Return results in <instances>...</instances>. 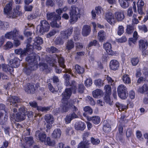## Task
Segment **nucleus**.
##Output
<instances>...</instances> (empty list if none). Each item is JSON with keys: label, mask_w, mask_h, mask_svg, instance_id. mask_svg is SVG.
Instances as JSON below:
<instances>
[{"label": "nucleus", "mask_w": 148, "mask_h": 148, "mask_svg": "<svg viewBox=\"0 0 148 148\" xmlns=\"http://www.w3.org/2000/svg\"><path fill=\"white\" fill-rule=\"evenodd\" d=\"M117 92L119 96L122 99H125L127 96V89L123 84H120L118 87Z\"/></svg>", "instance_id": "obj_4"}, {"label": "nucleus", "mask_w": 148, "mask_h": 148, "mask_svg": "<svg viewBox=\"0 0 148 148\" xmlns=\"http://www.w3.org/2000/svg\"><path fill=\"white\" fill-rule=\"evenodd\" d=\"M9 27L8 23L6 22H1L0 23V28L4 30H6Z\"/></svg>", "instance_id": "obj_44"}, {"label": "nucleus", "mask_w": 148, "mask_h": 148, "mask_svg": "<svg viewBox=\"0 0 148 148\" xmlns=\"http://www.w3.org/2000/svg\"><path fill=\"white\" fill-rule=\"evenodd\" d=\"M20 14L21 12L20 11L14 9L11 10L7 14L9 17L14 18L19 15Z\"/></svg>", "instance_id": "obj_26"}, {"label": "nucleus", "mask_w": 148, "mask_h": 148, "mask_svg": "<svg viewBox=\"0 0 148 148\" xmlns=\"http://www.w3.org/2000/svg\"><path fill=\"white\" fill-rule=\"evenodd\" d=\"M65 84L66 86H71V88L74 91L73 93H76V83L75 81H72L70 83L69 80H66Z\"/></svg>", "instance_id": "obj_22"}, {"label": "nucleus", "mask_w": 148, "mask_h": 148, "mask_svg": "<svg viewBox=\"0 0 148 148\" xmlns=\"http://www.w3.org/2000/svg\"><path fill=\"white\" fill-rule=\"evenodd\" d=\"M56 57L58 59L59 64L60 67L65 69L62 71V72L65 73H68L73 76V74L72 73L71 69H66L65 65L64 64V60L63 58L59 55H56Z\"/></svg>", "instance_id": "obj_5"}, {"label": "nucleus", "mask_w": 148, "mask_h": 148, "mask_svg": "<svg viewBox=\"0 0 148 148\" xmlns=\"http://www.w3.org/2000/svg\"><path fill=\"white\" fill-rule=\"evenodd\" d=\"M134 27L130 25H127L126 29V32L129 34H131L134 31Z\"/></svg>", "instance_id": "obj_58"}, {"label": "nucleus", "mask_w": 148, "mask_h": 148, "mask_svg": "<svg viewBox=\"0 0 148 148\" xmlns=\"http://www.w3.org/2000/svg\"><path fill=\"white\" fill-rule=\"evenodd\" d=\"M50 25L46 20L42 21L40 25L37 27V31L40 34H43L45 32H48L49 29Z\"/></svg>", "instance_id": "obj_3"}, {"label": "nucleus", "mask_w": 148, "mask_h": 148, "mask_svg": "<svg viewBox=\"0 0 148 148\" xmlns=\"http://www.w3.org/2000/svg\"><path fill=\"white\" fill-rule=\"evenodd\" d=\"M65 41L61 37L57 38L55 40V42L57 45L63 44Z\"/></svg>", "instance_id": "obj_56"}, {"label": "nucleus", "mask_w": 148, "mask_h": 148, "mask_svg": "<svg viewBox=\"0 0 148 148\" xmlns=\"http://www.w3.org/2000/svg\"><path fill=\"white\" fill-rule=\"evenodd\" d=\"M104 49L109 55L112 56L116 55L117 53L116 52L113 51L112 50L111 44L109 43L106 42L103 44Z\"/></svg>", "instance_id": "obj_12"}, {"label": "nucleus", "mask_w": 148, "mask_h": 148, "mask_svg": "<svg viewBox=\"0 0 148 148\" xmlns=\"http://www.w3.org/2000/svg\"><path fill=\"white\" fill-rule=\"evenodd\" d=\"M87 120L89 121H92L96 125L98 124L100 121V117L97 116L88 118Z\"/></svg>", "instance_id": "obj_36"}, {"label": "nucleus", "mask_w": 148, "mask_h": 148, "mask_svg": "<svg viewBox=\"0 0 148 148\" xmlns=\"http://www.w3.org/2000/svg\"><path fill=\"white\" fill-rule=\"evenodd\" d=\"M12 3L9 2L7 4L4 8V12L5 14H7L12 10Z\"/></svg>", "instance_id": "obj_34"}, {"label": "nucleus", "mask_w": 148, "mask_h": 148, "mask_svg": "<svg viewBox=\"0 0 148 148\" xmlns=\"http://www.w3.org/2000/svg\"><path fill=\"white\" fill-rule=\"evenodd\" d=\"M46 51L47 52L52 53H58L59 51V50L58 49L54 46H51L50 48H47Z\"/></svg>", "instance_id": "obj_40"}, {"label": "nucleus", "mask_w": 148, "mask_h": 148, "mask_svg": "<svg viewBox=\"0 0 148 148\" xmlns=\"http://www.w3.org/2000/svg\"><path fill=\"white\" fill-rule=\"evenodd\" d=\"M25 114H22V113L18 112L16 114V116L14 113H11L10 116L11 118L14 119L15 120L19 122L24 120L25 119Z\"/></svg>", "instance_id": "obj_11"}, {"label": "nucleus", "mask_w": 148, "mask_h": 148, "mask_svg": "<svg viewBox=\"0 0 148 148\" xmlns=\"http://www.w3.org/2000/svg\"><path fill=\"white\" fill-rule=\"evenodd\" d=\"M73 32V28H70L64 31L61 32L60 37L62 40L65 41L72 34Z\"/></svg>", "instance_id": "obj_7"}, {"label": "nucleus", "mask_w": 148, "mask_h": 148, "mask_svg": "<svg viewBox=\"0 0 148 148\" xmlns=\"http://www.w3.org/2000/svg\"><path fill=\"white\" fill-rule=\"evenodd\" d=\"M84 112L83 114V115L88 119L89 118L88 115L91 114L93 112V110L89 106H86L84 108Z\"/></svg>", "instance_id": "obj_25"}, {"label": "nucleus", "mask_w": 148, "mask_h": 148, "mask_svg": "<svg viewBox=\"0 0 148 148\" xmlns=\"http://www.w3.org/2000/svg\"><path fill=\"white\" fill-rule=\"evenodd\" d=\"M35 90L33 84H30L28 85V93H33Z\"/></svg>", "instance_id": "obj_50"}, {"label": "nucleus", "mask_w": 148, "mask_h": 148, "mask_svg": "<svg viewBox=\"0 0 148 148\" xmlns=\"http://www.w3.org/2000/svg\"><path fill=\"white\" fill-rule=\"evenodd\" d=\"M91 143L94 145H97L100 142L99 139L97 138H95L93 137L91 138Z\"/></svg>", "instance_id": "obj_61"}, {"label": "nucleus", "mask_w": 148, "mask_h": 148, "mask_svg": "<svg viewBox=\"0 0 148 148\" xmlns=\"http://www.w3.org/2000/svg\"><path fill=\"white\" fill-rule=\"evenodd\" d=\"M79 9L74 5H72L70 10V14L80 15Z\"/></svg>", "instance_id": "obj_30"}, {"label": "nucleus", "mask_w": 148, "mask_h": 148, "mask_svg": "<svg viewBox=\"0 0 148 148\" xmlns=\"http://www.w3.org/2000/svg\"><path fill=\"white\" fill-rule=\"evenodd\" d=\"M98 47H99V45L97 44V41L96 40H94L90 42L88 45V48L92 46H96Z\"/></svg>", "instance_id": "obj_60"}, {"label": "nucleus", "mask_w": 148, "mask_h": 148, "mask_svg": "<svg viewBox=\"0 0 148 148\" xmlns=\"http://www.w3.org/2000/svg\"><path fill=\"white\" fill-rule=\"evenodd\" d=\"M72 88H67L65 89L64 91L62 93V108L63 112H66L69 109V103L68 102V100L69 99L72 95Z\"/></svg>", "instance_id": "obj_2"}, {"label": "nucleus", "mask_w": 148, "mask_h": 148, "mask_svg": "<svg viewBox=\"0 0 148 148\" xmlns=\"http://www.w3.org/2000/svg\"><path fill=\"white\" fill-rule=\"evenodd\" d=\"M87 145L84 142H81L78 145L77 148H88Z\"/></svg>", "instance_id": "obj_64"}, {"label": "nucleus", "mask_w": 148, "mask_h": 148, "mask_svg": "<svg viewBox=\"0 0 148 148\" xmlns=\"http://www.w3.org/2000/svg\"><path fill=\"white\" fill-rule=\"evenodd\" d=\"M18 34V31L15 28L13 31L6 33L5 34V37L6 38L13 40L17 37V34Z\"/></svg>", "instance_id": "obj_10"}, {"label": "nucleus", "mask_w": 148, "mask_h": 148, "mask_svg": "<svg viewBox=\"0 0 148 148\" xmlns=\"http://www.w3.org/2000/svg\"><path fill=\"white\" fill-rule=\"evenodd\" d=\"M12 43L10 41L7 42L4 46V48L5 50H8L13 47Z\"/></svg>", "instance_id": "obj_47"}, {"label": "nucleus", "mask_w": 148, "mask_h": 148, "mask_svg": "<svg viewBox=\"0 0 148 148\" xmlns=\"http://www.w3.org/2000/svg\"><path fill=\"white\" fill-rule=\"evenodd\" d=\"M8 116L7 113L4 115L2 112H0V124L3 125L5 124L8 120Z\"/></svg>", "instance_id": "obj_24"}, {"label": "nucleus", "mask_w": 148, "mask_h": 148, "mask_svg": "<svg viewBox=\"0 0 148 148\" xmlns=\"http://www.w3.org/2000/svg\"><path fill=\"white\" fill-rule=\"evenodd\" d=\"M122 80L125 84H129L131 83V79L129 75L127 74H124L122 77Z\"/></svg>", "instance_id": "obj_38"}, {"label": "nucleus", "mask_w": 148, "mask_h": 148, "mask_svg": "<svg viewBox=\"0 0 148 148\" xmlns=\"http://www.w3.org/2000/svg\"><path fill=\"white\" fill-rule=\"evenodd\" d=\"M30 106L33 108L37 107V109L38 111L44 112L49 111L50 110V107L47 106V107H41L40 106H37V104L36 101H33L32 102H30L29 103Z\"/></svg>", "instance_id": "obj_9"}, {"label": "nucleus", "mask_w": 148, "mask_h": 148, "mask_svg": "<svg viewBox=\"0 0 148 148\" xmlns=\"http://www.w3.org/2000/svg\"><path fill=\"white\" fill-rule=\"evenodd\" d=\"M21 51V57H23L26 56L28 52V43L27 44L26 48H24L23 49H22Z\"/></svg>", "instance_id": "obj_45"}, {"label": "nucleus", "mask_w": 148, "mask_h": 148, "mask_svg": "<svg viewBox=\"0 0 148 148\" xmlns=\"http://www.w3.org/2000/svg\"><path fill=\"white\" fill-rule=\"evenodd\" d=\"M70 17L69 22L73 24L77 21L78 18L80 17V15L70 14Z\"/></svg>", "instance_id": "obj_32"}, {"label": "nucleus", "mask_w": 148, "mask_h": 148, "mask_svg": "<svg viewBox=\"0 0 148 148\" xmlns=\"http://www.w3.org/2000/svg\"><path fill=\"white\" fill-rule=\"evenodd\" d=\"M47 18L48 20L53 21L60 20L61 17L59 15H57L55 12H52L47 14Z\"/></svg>", "instance_id": "obj_18"}, {"label": "nucleus", "mask_w": 148, "mask_h": 148, "mask_svg": "<svg viewBox=\"0 0 148 148\" xmlns=\"http://www.w3.org/2000/svg\"><path fill=\"white\" fill-rule=\"evenodd\" d=\"M105 19L110 24L112 25H114L116 22L114 15L111 12H108L106 14Z\"/></svg>", "instance_id": "obj_15"}, {"label": "nucleus", "mask_w": 148, "mask_h": 148, "mask_svg": "<svg viewBox=\"0 0 148 148\" xmlns=\"http://www.w3.org/2000/svg\"><path fill=\"white\" fill-rule=\"evenodd\" d=\"M91 32L90 26L88 25H84L82 30V34L84 36H87Z\"/></svg>", "instance_id": "obj_21"}, {"label": "nucleus", "mask_w": 148, "mask_h": 148, "mask_svg": "<svg viewBox=\"0 0 148 148\" xmlns=\"http://www.w3.org/2000/svg\"><path fill=\"white\" fill-rule=\"evenodd\" d=\"M34 34L32 32H28V53L30 51V54L28 55V69L34 70L36 69V65L35 64V61L39 56L36 54L33 53L34 49L40 50L41 48L40 45L43 42L42 38L39 37L35 38Z\"/></svg>", "instance_id": "obj_1"}, {"label": "nucleus", "mask_w": 148, "mask_h": 148, "mask_svg": "<svg viewBox=\"0 0 148 148\" xmlns=\"http://www.w3.org/2000/svg\"><path fill=\"white\" fill-rule=\"evenodd\" d=\"M119 63L115 60H111L110 64V69L113 70L115 71L118 69L119 67Z\"/></svg>", "instance_id": "obj_17"}, {"label": "nucleus", "mask_w": 148, "mask_h": 148, "mask_svg": "<svg viewBox=\"0 0 148 148\" xmlns=\"http://www.w3.org/2000/svg\"><path fill=\"white\" fill-rule=\"evenodd\" d=\"M148 46L147 41L145 39H141L139 41V49L143 51L145 50Z\"/></svg>", "instance_id": "obj_20"}, {"label": "nucleus", "mask_w": 148, "mask_h": 148, "mask_svg": "<svg viewBox=\"0 0 148 148\" xmlns=\"http://www.w3.org/2000/svg\"><path fill=\"white\" fill-rule=\"evenodd\" d=\"M73 32V28H70L64 31L61 32L60 37L62 40L65 41L72 34Z\"/></svg>", "instance_id": "obj_8"}, {"label": "nucleus", "mask_w": 148, "mask_h": 148, "mask_svg": "<svg viewBox=\"0 0 148 148\" xmlns=\"http://www.w3.org/2000/svg\"><path fill=\"white\" fill-rule=\"evenodd\" d=\"M117 34L119 36H121L124 32V27L122 25H119L118 28Z\"/></svg>", "instance_id": "obj_48"}, {"label": "nucleus", "mask_w": 148, "mask_h": 148, "mask_svg": "<svg viewBox=\"0 0 148 148\" xmlns=\"http://www.w3.org/2000/svg\"><path fill=\"white\" fill-rule=\"evenodd\" d=\"M104 89L106 95H110L111 94V87L110 85H106L104 87Z\"/></svg>", "instance_id": "obj_46"}, {"label": "nucleus", "mask_w": 148, "mask_h": 148, "mask_svg": "<svg viewBox=\"0 0 148 148\" xmlns=\"http://www.w3.org/2000/svg\"><path fill=\"white\" fill-rule=\"evenodd\" d=\"M84 84L85 86L87 87L90 86L92 84V79L90 78L87 79L85 81Z\"/></svg>", "instance_id": "obj_57"}, {"label": "nucleus", "mask_w": 148, "mask_h": 148, "mask_svg": "<svg viewBox=\"0 0 148 148\" xmlns=\"http://www.w3.org/2000/svg\"><path fill=\"white\" fill-rule=\"evenodd\" d=\"M73 68V71L76 74L81 75L83 73L84 71V68L78 64L75 65Z\"/></svg>", "instance_id": "obj_23"}, {"label": "nucleus", "mask_w": 148, "mask_h": 148, "mask_svg": "<svg viewBox=\"0 0 148 148\" xmlns=\"http://www.w3.org/2000/svg\"><path fill=\"white\" fill-rule=\"evenodd\" d=\"M94 84L96 86L100 87L103 85L104 83L103 81L100 79H98L95 80Z\"/></svg>", "instance_id": "obj_43"}, {"label": "nucleus", "mask_w": 148, "mask_h": 148, "mask_svg": "<svg viewBox=\"0 0 148 148\" xmlns=\"http://www.w3.org/2000/svg\"><path fill=\"white\" fill-rule=\"evenodd\" d=\"M56 20L53 21L51 23V25L52 27H55L56 28H59L60 27V24L58 23H60L59 21H56Z\"/></svg>", "instance_id": "obj_53"}, {"label": "nucleus", "mask_w": 148, "mask_h": 148, "mask_svg": "<svg viewBox=\"0 0 148 148\" xmlns=\"http://www.w3.org/2000/svg\"><path fill=\"white\" fill-rule=\"evenodd\" d=\"M115 16L118 21H121L125 18L123 12L122 11L116 12L115 14Z\"/></svg>", "instance_id": "obj_27"}, {"label": "nucleus", "mask_w": 148, "mask_h": 148, "mask_svg": "<svg viewBox=\"0 0 148 148\" xmlns=\"http://www.w3.org/2000/svg\"><path fill=\"white\" fill-rule=\"evenodd\" d=\"M116 106L118 108V110L119 111H121L124 110L126 108V106H124L123 105L119 103H116Z\"/></svg>", "instance_id": "obj_51"}, {"label": "nucleus", "mask_w": 148, "mask_h": 148, "mask_svg": "<svg viewBox=\"0 0 148 148\" xmlns=\"http://www.w3.org/2000/svg\"><path fill=\"white\" fill-rule=\"evenodd\" d=\"M48 85L49 90L53 93L55 94L58 92V91L53 88L50 83H48Z\"/></svg>", "instance_id": "obj_59"}, {"label": "nucleus", "mask_w": 148, "mask_h": 148, "mask_svg": "<svg viewBox=\"0 0 148 148\" xmlns=\"http://www.w3.org/2000/svg\"><path fill=\"white\" fill-rule=\"evenodd\" d=\"M75 44L77 51H79L83 48V45L80 43L76 42L75 43Z\"/></svg>", "instance_id": "obj_63"}, {"label": "nucleus", "mask_w": 148, "mask_h": 148, "mask_svg": "<svg viewBox=\"0 0 148 148\" xmlns=\"http://www.w3.org/2000/svg\"><path fill=\"white\" fill-rule=\"evenodd\" d=\"M62 132L60 129L54 130L52 134V136L54 138H59Z\"/></svg>", "instance_id": "obj_31"}, {"label": "nucleus", "mask_w": 148, "mask_h": 148, "mask_svg": "<svg viewBox=\"0 0 148 148\" xmlns=\"http://www.w3.org/2000/svg\"><path fill=\"white\" fill-rule=\"evenodd\" d=\"M45 119L47 123H52L54 120L52 115L49 114L45 116Z\"/></svg>", "instance_id": "obj_39"}, {"label": "nucleus", "mask_w": 148, "mask_h": 148, "mask_svg": "<svg viewBox=\"0 0 148 148\" xmlns=\"http://www.w3.org/2000/svg\"><path fill=\"white\" fill-rule=\"evenodd\" d=\"M104 100L105 102L107 103H108L110 105H112V101L111 102V99L109 95H106L104 97Z\"/></svg>", "instance_id": "obj_55"}, {"label": "nucleus", "mask_w": 148, "mask_h": 148, "mask_svg": "<svg viewBox=\"0 0 148 148\" xmlns=\"http://www.w3.org/2000/svg\"><path fill=\"white\" fill-rule=\"evenodd\" d=\"M144 5V2L142 0H138L137 2V11L138 14L140 15L144 14L143 9Z\"/></svg>", "instance_id": "obj_16"}, {"label": "nucleus", "mask_w": 148, "mask_h": 148, "mask_svg": "<svg viewBox=\"0 0 148 148\" xmlns=\"http://www.w3.org/2000/svg\"><path fill=\"white\" fill-rule=\"evenodd\" d=\"M76 101V99H75L74 100H71L69 102V108L72 109V110L73 111V112L71 114H69V115L72 118V119L74 118H76L78 116L75 113L78 110L77 108L74 105L75 104V102Z\"/></svg>", "instance_id": "obj_6"}, {"label": "nucleus", "mask_w": 148, "mask_h": 148, "mask_svg": "<svg viewBox=\"0 0 148 148\" xmlns=\"http://www.w3.org/2000/svg\"><path fill=\"white\" fill-rule=\"evenodd\" d=\"M47 144L49 146H53L55 144V141L54 140H51L49 137H47Z\"/></svg>", "instance_id": "obj_54"}, {"label": "nucleus", "mask_w": 148, "mask_h": 148, "mask_svg": "<svg viewBox=\"0 0 148 148\" xmlns=\"http://www.w3.org/2000/svg\"><path fill=\"white\" fill-rule=\"evenodd\" d=\"M103 130L106 133H108L111 130V127L109 124L104 125L103 127Z\"/></svg>", "instance_id": "obj_49"}, {"label": "nucleus", "mask_w": 148, "mask_h": 148, "mask_svg": "<svg viewBox=\"0 0 148 148\" xmlns=\"http://www.w3.org/2000/svg\"><path fill=\"white\" fill-rule=\"evenodd\" d=\"M85 89V87L83 84H79L78 85L77 92L78 93L81 94L83 93Z\"/></svg>", "instance_id": "obj_52"}, {"label": "nucleus", "mask_w": 148, "mask_h": 148, "mask_svg": "<svg viewBox=\"0 0 148 148\" xmlns=\"http://www.w3.org/2000/svg\"><path fill=\"white\" fill-rule=\"evenodd\" d=\"M93 97L95 98H97L99 96L103 95V91L100 89H97L93 91L92 92Z\"/></svg>", "instance_id": "obj_37"}, {"label": "nucleus", "mask_w": 148, "mask_h": 148, "mask_svg": "<svg viewBox=\"0 0 148 148\" xmlns=\"http://www.w3.org/2000/svg\"><path fill=\"white\" fill-rule=\"evenodd\" d=\"M75 127L77 130L82 131L85 128V126L84 123L82 122H79L75 123Z\"/></svg>", "instance_id": "obj_29"}, {"label": "nucleus", "mask_w": 148, "mask_h": 148, "mask_svg": "<svg viewBox=\"0 0 148 148\" xmlns=\"http://www.w3.org/2000/svg\"><path fill=\"white\" fill-rule=\"evenodd\" d=\"M148 90V87L147 84H144L138 89V91L141 93H144Z\"/></svg>", "instance_id": "obj_41"}, {"label": "nucleus", "mask_w": 148, "mask_h": 148, "mask_svg": "<svg viewBox=\"0 0 148 148\" xmlns=\"http://www.w3.org/2000/svg\"><path fill=\"white\" fill-rule=\"evenodd\" d=\"M2 68L3 70L6 72H9L10 73H12L13 71V69L12 67H10L9 65L5 64L2 65Z\"/></svg>", "instance_id": "obj_35"}, {"label": "nucleus", "mask_w": 148, "mask_h": 148, "mask_svg": "<svg viewBox=\"0 0 148 148\" xmlns=\"http://www.w3.org/2000/svg\"><path fill=\"white\" fill-rule=\"evenodd\" d=\"M9 62L12 68L17 67L20 65V61L18 58L15 57L13 59L10 60Z\"/></svg>", "instance_id": "obj_19"}, {"label": "nucleus", "mask_w": 148, "mask_h": 148, "mask_svg": "<svg viewBox=\"0 0 148 148\" xmlns=\"http://www.w3.org/2000/svg\"><path fill=\"white\" fill-rule=\"evenodd\" d=\"M35 136L37 140L42 142H45L46 138V135L43 132L40 131H37L35 133Z\"/></svg>", "instance_id": "obj_13"}, {"label": "nucleus", "mask_w": 148, "mask_h": 148, "mask_svg": "<svg viewBox=\"0 0 148 148\" xmlns=\"http://www.w3.org/2000/svg\"><path fill=\"white\" fill-rule=\"evenodd\" d=\"M120 4L122 8H126L129 6V4L128 2L124 0H119Z\"/></svg>", "instance_id": "obj_42"}, {"label": "nucleus", "mask_w": 148, "mask_h": 148, "mask_svg": "<svg viewBox=\"0 0 148 148\" xmlns=\"http://www.w3.org/2000/svg\"><path fill=\"white\" fill-rule=\"evenodd\" d=\"M66 48L68 52H69L71 49L74 47V43L72 39L69 40L66 44Z\"/></svg>", "instance_id": "obj_28"}, {"label": "nucleus", "mask_w": 148, "mask_h": 148, "mask_svg": "<svg viewBox=\"0 0 148 148\" xmlns=\"http://www.w3.org/2000/svg\"><path fill=\"white\" fill-rule=\"evenodd\" d=\"M8 101L10 103L11 105L16 107L17 105L16 103L21 102V99L17 97L14 96L9 97Z\"/></svg>", "instance_id": "obj_14"}, {"label": "nucleus", "mask_w": 148, "mask_h": 148, "mask_svg": "<svg viewBox=\"0 0 148 148\" xmlns=\"http://www.w3.org/2000/svg\"><path fill=\"white\" fill-rule=\"evenodd\" d=\"M98 38L101 42L103 41L106 39V34L103 30L100 31L98 33Z\"/></svg>", "instance_id": "obj_33"}, {"label": "nucleus", "mask_w": 148, "mask_h": 148, "mask_svg": "<svg viewBox=\"0 0 148 148\" xmlns=\"http://www.w3.org/2000/svg\"><path fill=\"white\" fill-rule=\"evenodd\" d=\"M2 110H3L5 113H7L8 110L5 105L3 103H0V112H2L1 111Z\"/></svg>", "instance_id": "obj_62"}]
</instances>
